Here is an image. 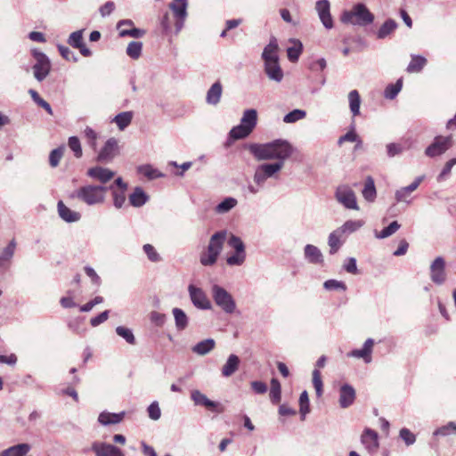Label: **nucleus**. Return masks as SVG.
<instances>
[{
    "label": "nucleus",
    "mask_w": 456,
    "mask_h": 456,
    "mask_svg": "<svg viewBox=\"0 0 456 456\" xmlns=\"http://www.w3.org/2000/svg\"><path fill=\"white\" fill-rule=\"evenodd\" d=\"M58 213L59 216L66 222L72 223L77 222L80 219V214L76 211H72L68 207H66L62 201H59L58 205Z\"/></svg>",
    "instance_id": "nucleus-28"
},
{
    "label": "nucleus",
    "mask_w": 456,
    "mask_h": 456,
    "mask_svg": "<svg viewBox=\"0 0 456 456\" xmlns=\"http://www.w3.org/2000/svg\"><path fill=\"white\" fill-rule=\"evenodd\" d=\"M324 289L327 290H342L346 289V285L343 281L337 280H328L323 283Z\"/></svg>",
    "instance_id": "nucleus-62"
},
{
    "label": "nucleus",
    "mask_w": 456,
    "mask_h": 456,
    "mask_svg": "<svg viewBox=\"0 0 456 456\" xmlns=\"http://www.w3.org/2000/svg\"><path fill=\"white\" fill-rule=\"evenodd\" d=\"M423 179V175L418 176L410 185L402 187L399 190H397L395 193V200L397 202L410 203V200H408L410 194L415 190H417V188L419 186Z\"/></svg>",
    "instance_id": "nucleus-18"
},
{
    "label": "nucleus",
    "mask_w": 456,
    "mask_h": 456,
    "mask_svg": "<svg viewBox=\"0 0 456 456\" xmlns=\"http://www.w3.org/2000/svg\"><path fill=\"white\" fill-rule=\"evenodd\" d=\"M142 43L139 41H132L126 47V54L134 60L139 59L142 54Z\"/></svg>",
    "instance_id": "nucleus-46"
},
{
    "label": "nucleus",
    "mask_w": 456,
    "mask_h": 456,
    "mask_svg": "<svg viewBox=\"0 0 456 456\" xmlns=\"http://www.w3.org/2000/svg\"><path fill=\"white\" fill-rule=\"evenodd\" d=\"M299 412L301 419H305L306 414L310 412L309 397L307 391H303L299 396Z\"/></svg>",
    "instance_id": "nucleus-48"
},
{
    "label": "nucleus",
    "mask_w": 456,
    "mask_h": 456,
    "mask_svg": "<svg viewBox=\"0 0 456 456\" xmlns=\"http://www.w3.org/2000/svg\"><path fill=\"white\" fill-rule=\"evenodd\" d=\"M305 259L313 265L323 263V255L322 251L314 245L307 244L304 248Z\"/></svg>",
    "instance_id": "nucleus-21"
},
{
    "label": "nucleus",
    "mask_w": 456,
    "mask_h": 456,
    "mask_svg": "<svg viewBox=\"0 0 456 456\" xmlns=\"http://www.w3.org/2000/svg\"><path fill=\"white\" fill-rule=\"evenodd\" d=\"M211 296L215 304L225 314H232L236 310V302L232 294L218 284L211 287Z\"/></svg>",
    "instance_id": "nucleus-5"
},
{
    "label": "nucleus",
    "mask_w": 456,
    "mask_h": 456,
    "mask_svg": "<svg viewBox=\"0 0 456 456\" xmlns=\"http://www.w3.org/2000/svg\"><path fill=\"white\" fill-rule=\"evenodd\" d=\"M237 203L238 201L235 198L227 197L216 206L215 211L217 214L228 213L237 205Z\"/></svg>",
    "instance_id": "nucleus-38"
},
{
    "label": "nucleus",
    "mask_w": 456,
    "mask_h": 456,
    "mask_svg": "<svg viewBox=\"0 0 456 456\" xmlns=\"http://www.w3.org/2000/svg\"><path fill=\"white\" fill-rule=\"evenodd\" d=\"M264 69L270 80L280 83L283 79L284 75L279 61L264 63Z\"/></svg>",
    "instance_id": "nucleus-19"
},
{
    "label": "nucleus",
    "mask_w": 456,
    "mask_h": 456,
    "mask_svg": "<svg viewBox=\"0 0 456 456\" xmlns=\"http://www.w3.org/2000/svg\"><path fill=\"white\" fill-rule=\"evenodd\" d=\"M401 225L398 224L397 221H393L388 226L385 227L381 232L375 233L376 238L378 239H385L391 235H393L395 232H396Z\"/></svg>",
    "instance_id": "nucleus-49"
},
{
    "label": "nucleus",
    "mask_w": 456,
    "mask_h": 456,
    "mask_svg": "<svg viewBox=\"0 0 456 456\" xmlns=\"http://www.w3.org/2000/svg\"><path fill=\"white\" fill-rule=\"evenodd\" d=\"M216 346V341L213 338H207L200 341L191 347V351L200 356L209 354Z\"/></svg>",
    "instance_id": "nucleus-27"
},
{
    "label": "nucleus",
    "mask_w": 456,
    "mask_h": 456,
    "mask_svg": "<svg viewBox=\"0 0 456 456\" xmlns=\"http://www.w3.org/2000/svg\"><path fill=\"white\" fill-rule=\"evenodd\" d=\"M118 151V141L115 138H110L99 152L97 160L104 163L110 162L115 158Z\"/></svg>",
    "instance_id": "nucleus-15"
},
{
    "label": "nucleus",
    "mask_w": 456,
    "mask_h": 456,
    "mask_svg": "<svg viewBox=\"0 0 456 456\" xmlns=\"http://www.w3.org/2000/svg\"><path fill=\"white\" fill-rule=\"evenodd\" d=\"M446 263L443 256H437L429 266L430 280L436 285H443L447 279Z\"/></svg>",
    "instance_id": "nucleus-11"
},
{
    "label": "nucleus",
    "mask_w": 456,
    "mask_h": 456,
    "mask_svg": "<svg viewBox=\"0 0 456 456\" xmlns=\"http://www.w3.org/2000/svg\"><path fill=\"white\" fill-rule=\"evenodd\" d=\"M191 399L193 401L195 405L204 406L211 411H215L218 404L217 403L208 399L206 395L197 389L191 392Z\"/></svg>",
    "instance_id": "nucleus-22"
},
{
    "label": "nucleus",
    "mask_w": 456,
    "mask_h": 456,
    "mask_svg": "<svg viewBox=\"0 0 456 456\" xmlns=\"http://www.w3.org/2000/svg\"><path fill=\"white\" fill-rule=\"evenodd\" d=\"M227 238V231L215 232L209 239L208 245L200 256V262L204 266L214 265L221 254Z\"/></svg>",
    "instance_id": "nucleus-2"
},
{
    "label": "nucleus",
    "mask_w": 456,
    "mask_h": 456,
    "mask_svg": "<svg viewBox=\"0 0 456 456\" xmlns=\"http://www.w3.org/2000/svg\"><path fill=\"white\" fill-rule=\"evenodd\" d=\"M361 441L370 452L377 451L379 448L378 433L370 428H366L363 431Z\"/></svg>",
    "instance_id": "nucleus-20"
},
{
    "label": "nucleus",
    "mask_w": 456,
    "mask_h": 456,
    "mask_svg": "<svg viewBox=\"0 0 456 456\" xmlns=\"http://www.w3.org/2000/svg\"><path fill=\"white\" fill-rule=\"evenodd\" d=\"M403 86L402 81L398 80L395 84H390L385 90V97L387 99H394L401 91Z\"/></svg>",
    "instance_id": "nucleus-57"
},
{
    "label": "nucleus",
    "mask_w": 456,
    "mask_h": 456,
    "mask_svg": "<svg viewBox=\"0 0 456 456\" xmlns=\"http://www.w3.org/2000/svg\"><path fill=\"white\" fill-rule=\"evenodd\" d=\"M341 20L344 23L366 26L373 22L374 15L369 11L365 4L358 3L351 11L343 12Z\"/></svg>",
    "instance_id": "nucleus-4"
},
{
    "label": "nucleus",
    "mask_w": 456,
    "mask_h": 456,
    "mask_svg": "<svg viewBox=\"0 0 456 456\" xmlns=\"http://www.w3.org/2000/svg\"><path fill=\"white\" fill-rule=\"evenodd\" d=\"M125 417V411L119 413H111L108 411H102L98 417V421L103 426H109L113 424L120 423Z\"/></svg>",
    "instance_id": "nucleus-26"
},
{
    "label": "nucleus",
    "mask_w": 456,
    "mask_h": 456,
    "mask_svg": "<svg viewBox=\"0 0 456 456\" xmlns=\"http://www.w3.org/2000/svg\"><path fill=\"white\" fill-rule=\"evenodd\" d=\"M269 395L273 403L276 404L280 403L281 398V388L280 382L276 379H272L271 380V389Z\"/></svg>",
    "instance_id": "nucleus-45"
},
{
    "label": "nucleus",
    "mask_w": 456,
    "mask_h": 456,
    "mask_svg": "<svg viewBox=\"0 0 456 456\" xmlns=\"http://www.w3.org/2000/svg\"><path fill=\"white\" fill-rule=\"evenodd\" d=\"M227 243H228L229 247L233 249V251L246 252V247H245L244 242L242 241V240L240 237H238L234 234L230 235V237L228 238Z\"/></svg>",
    "instance_id": "nucleus-52"
},
{
    "label": "nucleus",
    "mask_w": 456,
    "mask_h": 456,
    "mask_svg": "<svg viewBox=\"0 0 456 456\" xmlns=\"http://www.w3.org/2000/svg\"><path fill=\"white\" fill-rule=\"evenodd\" d=\"M397 23L392 19L387 20L377 32V37L379 39H384L388 37L395 28Z\"/></svg>",
    "instance_id": "nucleus-37"
},
{
    "label": "nucleus",
    "mask_w": 456,
    "mask_h": 456,
    "mask_svg": "<svg viewBox=\"0 0 456 456\" xmlns=\"http://www.w3.org/2000/svg\"><path fill=\"white\" fill-rule=\"evenodd\" d=\"M452 145V136H436L433 142L426 149L425 154L434 158L444 153Z\"/></svg>",
    "instance_id": "nucleus-9"
},
{
    "label": "nucleus",
    "mask_w": 456,
    "mask_h": 456,
    "mask_svg": "<svg viewBox=\"0 0 456 456\" xmlns=\"http://www.w3.org/2000/svg\"><path fill=\"white\" fill-rule=\"evenodd\" d=\"M83 42V30H77L75 32H72L68 39V44L71 45L74 48L79 47L80 45H82Z\"/></svg>",
    "instance_id": "nucleus-61"
},
{
    "label": "nucleus",
    "mask_w": 456,
    "mask_h": 456,
    "mask_svg": "<svg viewBox=\"0 0 456 456\" xmlns=\"http://www.w3.org/2000/svg\"><path fill=\"white\" fill-rule=\"evenodd\" d=\"M313 385L315 389L316 395L318 397L322 396V395L323 393V389H322L323 385H322L321 372L317 369L314 370V371H313Z\"/></svg>",
    "instance_id": "nucleus-58"
},
{
    "label": "nucleus",
    "mask_w": 456,
    "mask_h": 456,
    "mask_svg": "<svg viewBox=\"0 0 456 456\" xmlns=\"http://www.w3.org/2000/svg\"><path fill=\"white\" fill-rule=\"evenodd\" d=\"M452 433L456 434V423L451 421L448 424L436 429L433 433L435 436H447Z\"/></svg>",
    "instance_id": "nucleus-54"
},
{
    "label": "nucleus",
    "mask_w": 456,
    "mask_h": 456,
    "mask_svg": "<svg viewBox=\"0 0 456 456\" xmlns=\"http://www.w3.org/2000/svg\"><path fill=\"white\" fill-rule=\"evenodd\" d=\"M64 149L65 148L63 146H61V147L53 150L50 152L49 164L52 167H56L59 165V163L63 156Z\"/></svg>",
    "instance_id": "nucleus-56"
},
{
    "label": "nucleus",
    "mask_w": 456,
    "mask_h": 456,
    "mask_svg": "<svg viewBox=\"0 0 456 456\" xmlns=\"http://www.w3.org/2000/svg\"><path fill=\"white\" fill-rule=\"evenodd\" d=\"M28 94H30L32 100L38 106H40L41 108L47 111V113H49L50 115H53V110H52L51 105L46 101H45L43 98H41L37 91H35L34 89H29Z\"/></svg>",
    "instance_id": "nucleus-51"
},
{
    "label": "nucleus",
    "mask_w": 456,
    "mask_h": 456,
    "mask_svg": "<svg viewBox=\"0 0 456 456\" xmlns=\"http://www.w3.org/2000/svg\"><path fill=\"white\" fill-rule=\"evenodd\" d=\"M306 116V112L302 110H293L292 111L286 114L283 118L285 123H295L300 119H303Z\"/></svg>",
    "instance_id": "nucleus-55"
},
{
    "label": "nucleus",
    "mask_w": 456,
    "mask_h": 456,
    "mask_svg": "<svg viewBox=\"0 0 456 456\" xmlns=\"http://www.w3.org/2000/svg\"><path fill=\"white\" fill-rule=\"evenodd\" d=\"M32 55L36 60L32 67L34 77L38 82H42L50 73V60L44 53L37 50H33Z\"/></svg>",
    "instance_id": "nucleus-6"
},
{
    "label": "nucleus",
    "mask_w": 456,
    "mask_h": 456,
    "mask_svg": "<svg viewBox=\"0 0 456 456\" xmlns=\"http://www.w3.org/2000/svg\"><path fill=\"white\" fill-rule=\"evenodd\" d=\"M149 200L148 195L141 187H135L134 191L129 195V202L133 207L140 208L143 206Z\"/></svg>",
    "instance_id": "nucleus-30"
},
{
    "label": "nucleus",
    "mask_w": 456,
    "mask_h": 456,
    "mask_svg": "<svg viewBox=\"0 0 456 456\" xmlns=\"http://www.w3.org/2000/svg\"><path fill=\"white\" fill-rule=\"evenodd\" d=\"M292 43L293 45L287 49V54L291 62H296L303 51V45L299 40H293Z\"/></svg>",
    "instance_id": "nucleus-44"
},
{
    "label": "nucleus",
    "mask_w": 456,
    "mask_h": 456,
    "mask_svg": "<svg viewBox=\"0 0 456 456\" xmlns=\"http://www.w3.org/2000/svg\"><path fill=\"white\" fill-rule=\"evenodd\" d=\"M364 222L362 220H348L345 222L343 225L338 227V232L345 233H353L362 227Z\"/></svg>",
    "instance_id": "nucleus-40"
},
{
    "label": "nucleus",
    "mask_w": 456,
    "mask_h": 456,
    "mask_svg": "<svg viewBox=\"0 0 456 456\" xmlns=\"http://www.w3.org/2000/svg\"><path fill=\"white\" fill-rule=\"evenodd\" d=\"M68 144L77 158H80L82 156V148H81L80 141L77 136L69 137Z\"/></svg>",
    "instance_id": "nucleus-63"
},
{
    "label": "nucleus",
    "mask_w": 456,
    "mask_h": 456,
    "mask_svg": "<svg viewBox=\"0 0 456 456\" xmlns=\"http://www.w3.org/2000/svg\"><path fill=\"white\" fill-rule=\"evenodd\" d=\"M348 356L355 358H362L366 363L371 362V353L368 351L364 346L361 349H354L348 353Z\"/></svg>",
    "instance_id": "nucleus-59"
},
{
    "label": "nucleus",
    "mask_w": 456,
    "mask_h": 456,
    "mask_svg": "<svg viewBox=\"0 0 456 456\" xmlns=\"http://www.w3.org/2000/svg\"><path fill=\"white\" fill-rule=\"evenodd\" d=\"M30 451L28 444H19L0 452V456H25Z\"/></svg>",
    "instance_id": "nucleus-31"
},
{
    "label": "nucleus",
    "mask_w": 456,
    "mask_h": 456,
    "mask_svg": "<svg viewBox=\"0 0 456 456\" xmlns=\"http://www.w3.org/2000/svg\"><path fill=\"white\" fill-rule=\"evenodd\" d=\"M240 363V360L236 354H230L222 367V375L225 378L231 377L238 370Z\"/></svg>",
    "instance_id": "nucleus-25"
},
{
    "label": "nucleus",
    "mask_w": 456,
    "mask_h": 456,
    "mask_svg": "<svg viewBox=\"0 0 456 456\" xmlns=\"http://www.w3.org/2000/svg\"><path fill=\"white\" fill-rule=\"evenodd\" d=\"M132 118L133 113L131 111H124L115 116L113 122L117 124L120 130H124L130 125Z\"/></svg>",
    "instance_id": "nucleus-41"
},
{
    "label": "nucleus",
    "mask_w": 456,
    "mask_h": 456,
    "mask_svg": "<svg viewBox=\"0 0 456 456\" xmlns=\"http://www.w3.org/2000/svg\"><path fill=\"white\" fill-rule=\"evenodd\" d=\"M319 18L323 26L330 29L333 27V20L330 12V2L328 0H319L315 5Z\"/></svg>",
    "instance_id": "nucleus-17"
},
{
    "label": "nucleus",
    "mask_w": 456,
    "mask_h": 456,
    "mask_svg": "<svg viewBox=\"0 0 456 456\" xmlns=\"http://www.w3.org/2000/svg\"><path fill=\"white\" fill-rule=\"evenodd\" d=\"M343 233L338 232V229H336L332 232L330 233L328 238V245L330 247V254L334 255L336 254L340 247L343 244V241L340 240V238L342 237Z\"/></svg>",
    "instance_id": "nucleus-34"
},
{
    "label": "nucleus",
    "mask_w": 456,
    "mask_h": 456,
    "mask_svg": "<svg viewBox=\"0 0 456 456\" xmlns=\"http://www.w3.org/2000/svg\"><path fill=\"white\" fill-rule=\"evenodd\" d=\"M247 254L246 252H236L233 251L232 254L227 256L226 264L229 266H240L244 264L246 260Z\"/></svg>",
    "instance_id": "nucleus-47"
},
{
    "label": "nucleus",
    "mask_w": 456,
    "mask_h": 456,
    "mask_svg": "<svg viewBox=\"0 0 456 456\" xmlns=\"http://www.w3.org/2000/svg\"><path fill=\"white\" fill-rule=\"evenodd\" d=\"M349 107L353 116L360 114L361 99L357 90H352L348 94Z\"/></svg>",
    "instance_id": "nucleus-39"
},
{
    "label": "nucleus",
    "mask_w": 456,
    "mask_h": 456,
    "mask_svg": "<svg viewBox=\"0 0 456 456\" xmlns=\"http://www.w3.org/2000/svg\"><path fill=\"white\" fill-rule=\"evenodd\" d=\"M108 186L106 185L87 184L77 189L72 197L88 206H94L105 201Z\"/></svg>",
    "instance_id": "nucleus-3"
},
{
    "label": "nucleus",
    "mask_w": 456,
    "mask_h": 456,
    "mask_svg": "<svg viewBox=\"0 0 456 456\" xmlns=\"http://www.w3.org/2000/svg\"><path fill=\"white\" fill-rule=\"evenodd\" d=\"M249 152L256 160L275 159L276 162H282L289 159L293 151V146L286 140L276 139L266 143H250L248 146Z\"/></svg>",
    "instance_id": "nucleus-1"
},
{
    "label": "nucleus",
    "mask_w": 456,
    "mask_h": 456,
    "mask_svg": "<svg viewBox=\"0 0 456 456\" xmlns=\"http://www.w3.org/2000/svg\"><path fill=\"white\" fill-rule=\"evenodd\" d=\"M168 8L172 11L175 19V30L178 33L183 27L185 19L188 15V0H172L168 4Z\"/></svg>",
    "instance_id": "nucleus-10"
},
{
    "label": "nucleus",
    "mask_w": 456,
    "mask_h": 456,
    "mask_svg": "<svg viewBox=\"0 0 456 456\" xmlns=\"http://www.w3.org/2000/svg\"><path fill=\"white\" fill-rule=\"evenodd\" d=\"M172 314L175 319V328L178 331L184 330L189 324V318L185 312L178 307H175L172 310Z\"/></svg>",
    "instance_id": "nucleus-29"
},
{
    "label": "nucleus",
    "mask_w": 456,
    "mask_h": 456,
    "mask_svg": "<svg viewBox=\"0 0 456 456\" xmlns=\"http://www.w3.org/2000/svg\"><path fill=\"white\" fill-rule=\"evenodd\" d=\"M116 333L123 338L128 344L134 345L135 344V338L133 334L132 330L124 327V326H118L116 328Z\"/></svg>",
    "instance_id": "nucleus-53"
},
{
    "label": "nucleus",
    "mask_w": 456,
    "mask_h": 456,
    "mask_svg": "<svg viewBox=\"0 0 456 456\" xmlns=\"http://www.w3.org/2000/svg\"><path fill=\"white\" fill-rule=\"evenodd\" d=\"M188 292L192 305L200 310H210L212 304L207 294L201 288H198L192 284L189 285Z\"/></svg>",
    "instance_id": "nucleus-12"
},
{
    "label": "nucleus",
    "mask_w": 456,
    "mask_h": 456,
    "mask_svg": "<svg viewBox=\"0 0 456 456\" xmlns=\"http://www.w3.org/2000/svg\"><path fill=\"white\" fill-rule=\"evenodd\" d=\"M86 175L92 179L99 182L100 185H105L115 176V172L100 166L91 167L87 170Z\"/></svg>",
    "instance_id": "nucleus-13"
},
{
    "label": "nucleus",
    "mask_w": 456,
    "mask_h": 456,
    "mask_svg": "<svg viewBox=\"0 0 456 456\" xmlns=\"http://www.w3.org/2000/svg\"><path fill=\"white\" fill-rule=\"evenodd\" d=\"M251 133V129H248L244 125L240 123L238 126H235L231 129L229 135L233 140H240L246 138Z\"/></svg>",
    "instance_id": "nucleus-43"
},
{
    "label": "nucleus",
    "mask_w": 456,
    "mask_h": 456,
    "mask_svg": "<svg viewBox=\"0 0 456 456\" xmlns=\"http://www.w3.org/2000/svg\"><path fill=\"white\" fill-rule=\"evenodd\" d=\"M399 436L404 441L407 446H410L416 442L415 435L406 428H403L400 430Z\"/></svg>",
    "instance_id": "nucleus-64"
},
{
    "label": "nucleus",
    "mask_w": 456,
    "mask_h": 456,
    "mask_svg": "<svg viewBox=\"0 0 456 456\" xmlns=\"http://www.w3.org/2000/svg\"><path fill=\"white\" fill-rule=\"evenodd\" d=\"M257 123V112L255 109H248L243 112L240 124L244 125L251 131L254 130Z\"/></svg>",
    "instance_id": "nucleus-32"
},
{
    "label": "nucleus",
    "mask_w": 456,
    "mask_h": 456,
    "mask_svg": "<svg viewBox=\"0 0 456 456\" xmlns=\"http://www.w3.org/2000/svg\"><path fill=\"white\" fill-rule=\"evenodd\" d=\"M138 172L147 177L149 180L164 177L165 175L159 169L150 164L142 165L138 167Z\"/></svg>",
    "instance_id": "nucleus-35"
},
{
    "label": "nucleus",
    "mask_w": 456,
    "mask_h": 456,
    "mask_svg": "<svg viewBox=\"0 0 456 456\" xmlns=\"http://www.w3.org/2000/svg\"><path fill=\"white\" fill-rule=\"evenodd\" d=\"M363 198L368 201H373L376 198L377 192L375 188L374 180L371 176L366 178L364 188L362 191Z\"/></svg>",
    "instance_id": "nucleus-36"
},
{
    "label": "nucleus",
    "mask_w": 456,
    "mask_h": 456,
    "mask_svg": "<svg viewBox=\"0 0 456 456\" xmlns=\"http://www.w3.org/2000/svg\"><path fill=\"white\" fill-rule=\"evenodd\" d=\"M282 168V162L265 163L260 165L254 175V183L265 185V181L273 177Z\"/></svg>",
    "instance_id": "nucleus-7"
},
{
    "label": "nucleus",
    "mask_w": 456,
    "mask_h": 456,
    "mask_svg": "<svg viewBox=\"0 0 456 456\" xmlns=\"http://www.w3.org/2000/svg\"><path fill=\"white\" fill-rule=\"evenodd\" d=\"M92 451L95 456H125L118 447L103 442H94Z\"/></svg>",
    "instance_id": "nucleus-14"
},
{
    "label": "nucleus",
    "mask_w": 456,
    "mask_h": 456,
    "mask_svg": "<svg viewBox=\"0 0 456 456\" xmlns=\"http://www.w3.org/2000/svg\"><path fill=\"white\" fill-rule=\"evenodd\" d=\"M223 94V86L220 81L215 82L207 92L206 102L210 105H217Z\"/></svg>",
    "instance_id": "nucleus-24"
},
{
    "label": "nucleus",
    "mask_w": 456,
    "mask_h": 456,
    "mask_svg": "<svg viewBox=\"0 0 456 456\" xmlns=\"http://www.w3.org/2000/svg\"><path fill=\"white\" fill-rule=\"evenodd\" d=\"M336 200L346 208L359 210L354 191L348 185H340L337 188Z\"/></svg>",
    "instance_id": "nucleus-8"
},
{
    "label": "nucleus",
    "mask_w": 456,
    "mask_h": 456,
    "mask_svg": "<svg viewBox=\"0 0 456 456\" xmlns=\"http://www.w3.org/2000/svg\"><path fill=\"white\" fill-rule=\"evenodd\" d=\"M428 61L421 55H411V60L406 69L409 73H418L426 66Z\"/></svg>",
    "instance_id": "nucleus-33"
},
{
    "label": "nucleus",
    "mask_w": 456,
    "mask_h": 456,
    "mask_svg": "<svg viewBox=\"0 0 456 456\" xmlns=\"http://www.w3.org/2000/svg\"><path fill=\"white\" fill-rule=\"evenodd\" d=\"M145 35V30L137 28H131L126 29H121L119 31V36L121 37H132L134 38H141Z\"/></svg>",
    "instance_id": "nucleus-60"
},
{
    "label": "nucleus",
    "mask_w": 456,
    "mask_h": 456,
    "mask_svg": "<svg viewBox=\"0 0 456 456\" xmlns=\"http://www.w3.org/2000/svg\"><path fill=\"white\" fill-rule=\"evenodd\" d=\"M339 393V406L343 409L350 407L355 401L356 392L355 389L349 384H343L338 390Z\"/></svg>",
    "instance_id": "nucleus-16"
},
{
    "label": "nucleus",
    "mask_w": 456,
    "mask_h": 456,
    "mask_svg": "<svg viewBox=\"0 0 456 456\" xmlns=\"http://www.w3.org/2000/svg\"><path fill=\"white\" fill-rule=\"evenodd\" d=\"M264 63L279 61L278 44L276 38L273 37L262 53Z\"/></svg>",
    "instance_id": "nucleus-23"
},
{
    "label": "nucleus",
    "mask_w": 456,
    "mask_h": 456,
    "mask_svg": "<svg viewBox=\"0 0 456 456\" xmlns=\"http://www.w3.org/2000/svg\"><path fill=\"white\" fill-rule=\"evenodd\" d=\"M113 196V205L116 208H121L126 203V191H118L114 185L108 186Z\"/></svg>",
    "instance_id": "nucleus-42"
},
{
    "label": "nucleus",
    "mask_w": 456,
    "mask_h": 456,
    "mask_svg": "<svg viewBox=\"0 0 456 456\" xmlns=\"http://www.w3.org/2000/svg\"><path fill=\"white\" fill-rule=\"evenodd\" d=\"M16 246V240L15 239H12L8 243V245L2 250L0 254V261H10L14 255Z\"/></svg>",
    "instance_id": "nucleus-50"
}]
</instances>
